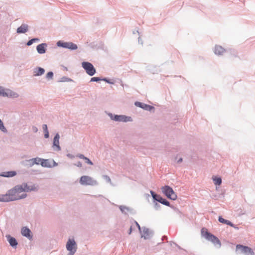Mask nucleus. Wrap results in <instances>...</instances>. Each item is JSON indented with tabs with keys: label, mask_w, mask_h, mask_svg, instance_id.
<instances>
[{
	"label": "nucleus",
	"mask_w": 255,
	"mask_h": 255,
	"mask_svg": "<svg viewBox=\"0 0 255 255\" xmlns=\"http://www.w3.org/2000/svg\"><path fill=\"white\" fill-rule=\"evenodd\" d=\"M104 81H106V82H108V83H111V82H110V81H108V80H107L106 79H104Z\"/></svg>",
	"instance_id": "nucleus-39"
},
{
	"label": "nucleus",
	"mask_w": 255,
	"mask_h": 255,
	"mask_svg": "<svg viewBox=\"0 0 255 255\" xmlns=\"http://www.w3.org/2000/svg\"><path fill=\"white\" fill-rule=\"evenodd\" d=\"M59 135L58 133H57L54 137L53 139V145L56 146L58 150L60 149V147L59 146Z\"/></svg>",
	"instance_id": "nucleus-15"
},
{
	"label": "nucleus",
	"mask_w": 255,
	"mask_h": 255,
	"mask_svg": "<svg viewBox=\"0 0 255 255\" xmlns=\"http://www.w3.org/2000/svg\"><path fill=\"white\" fill-rule=\"evenodd\" d=\"M237 250H240L242 253L247 255H254V253L251 248L241 245H238L236 246Z\"/></svg>",
	"instance_id": "nucleus-8"
},
{
	"label": "nucleus",
	"mask_w": 255,
	"mask_h": 255,
	"mask_svg": "<svg viewBox=\"0 0 255 255\" xmlns=\"http://www.w3.org/2000/svg\"><path fill=\"white\" fill-rule=\"evenodd\" d=\"M100 80H101V79L98 77H93L91 79V82H98Z\"/></svg>",
	"instance_id": "nucleus-32"
},
{
	"label": "nucleus",
	"mask_w": 255,
	"mask_h": 255,
	"mask_svg": "<svg viewBox=\"0 0 255 255\" xmlns=\"http://www.w3.org/2000/svg\"><path fill=\"white\" fill-rule=\"evenodd\" d=\"M15 174H16V173L15 172L12 171V172H8L7 174L5 176H7V177H9V176L12 177V176L15 175Z\"/></svg>",
	"instance_id": "nucleus-31"
},
{
	"label": "nucleus",
	"mask_w": 255,
	"mask_h": 255,
	"mask_svg": "<svg viewBox=\"0 0 255 255\" xmlns=\"http://www.w3.org/2000/svg\"><path fill=\"white\" fill-rule=\"evenodd\" d=\"M134 226L137 227L138 230H139V231H140L141 229H140V227L139 225L136 222H135L134 225L130 226V229H129V233H128L129 234H131V233L132 232V229L134 227Z\"/></svg>",
	"instance_id": "nucleus-22"
},
{
	"label": "nucleus",
	"mask_w": 255,
	"mask_h": 255,
	"mask_svg": "<svg viewBox=\"0 0 255 255\" xmlns=\"http://www.w3.org/2000/svg\"><path fill=\"white\" fill-rule=\"evenodd\" d=\"M142 108L144 110H146L150 111L151 109H153V107H151L149 105L143 104V107H142Z\"/></svg>",
	"instance_id": "nucleus-26"
},
{
	"label": "nucleus",
	"mask_w": 255,
	"mask_h": 255,
	"mask_svg": "<svg viewBox=\"0 0 255 255\" xmlns=\"http://www.w3.org/2000/svg\"><path fill=\"white\" fill-rule=\"evenodd\" d=\"M82 66L89 75L93 76L96 73V69L91 63L83 62L82 63Z\"/></svg>",
	"instance_id": "nucleus-5"
},
{
	"label": "nucleus",
	"mask_w": 255,
	"mask_h": 255,
	"mask_svg": "<svg viewBox=\"0 0 255 255\" xmlns=\"http://www.w3.org/2000/svg\"><path fill=\"white\" fill-rule=\"evenodd\" d=\"M43 129L44 131H45V130H48L47 129V127L46 125H43Z\"/></svg>",
	"instance_id": "nucleus-37"
},
{
	"label": "nucleus",
	"mask_w": 255,
	"mask_h": 255,
	"mask_svg": "<svg viewBox=\"0 0 255 255\" xmlns=\"http://www.w3.org/2000/svg\"><path fill=\"white\" fill-rule=\"evenodd\" d=\"M46 47V44L45 43H42L37 45L36 49L37 52L39 54H43L45 52V48Z\"/></svg>",
	"instance_id": "nucleus-14"
},
{
	"label": "nucleus",
	"mask_w": 255,
	"mask_h": 255,
	"mask_svg": "<svg viewBox=\"0 0 255 255\" xmlns=\"http://www.w3.org/2000/svg\"><path fill=\"white\" fill-rule=\"evenodd\" d=\"M53 76V73L52 72H49L47 73L46 75V77L48 79H51Z\"/></svg>",
	"instance_id": "nucleus-30"
},
{
	"label": "nucleus",
	"mask_w": 255,
	"mask_h": 255,
	"mask_svg": "<svg viewBox=\"0 0 255 255\" xmlns=\"http://www.w3.org/2000/svg\"><path fill=\"white\" fill-rule=\"evenodd\" d=\"M135 105L137 107H140L142 108V107H143V104L140 102H136L135 103Z\"/></svg>",
	"instance_id": "nucleus-33"
},
{
	"label": "nucleus",
	"mask_w": 255,
	"mask_h": 255,
	"mask_svg": "<svg viewBox=\"0 0 255 255\" xmlns=\"http://www.w3.org/2000/svg\"><path fill=\"white\" fill-rule=\"evenodd\" d=\"M219 221L223 224L228 225L231 227H233V224L229 221L224 219L221 217H219Z\"/></svg>",
	"instance_id": "nucleus-20"
},
{
	"label": "nucleus",
	"mask_w": 255,
	"mask_h": 255,
	"mask_svg": "<svg viewBox=\"0 0 255 255\" xmlns=\"http://www.w3.org/2000/svg\"><path fill=\"white\" fill-rule=\"evenodd\" d=\"M42 159L40 158H34L31 159V161H32L33 163L36 164H40V162H41Z\"/></svg>",
	"instance_id": "nucleus-25"
},
{
	"label": "nucleus",
	"mask_w": 255,
	"mask_h": 255,
	"mask_svg": "<svg viewBox=\"0 0 255 255\" xmlns=\"http://www.w3.org/2000/svg\"><path fill=\"white\" fill-rule=\"evenodd\" d=\"M0 129L3 131V132H6V129L4 127L3 124V123L2 122V121L0 120Z\"/></svg>",
	"instance_id": "nucleus-28"
},
{
	"label": "nucleus",
	"mask_w": 255,
	"mask_h": 255,
	"mask_svg": "<svg viewBox=\"0 0 255 255\" xmlns=\"http://www.w3.org/2000/svg\"><path fill=\"white\" fill-rule=\"evenodd\" d=\"M213 180L214 182V184L216 185H220L222 183V179L220 177H217L216 176L213 177Z\"/></svg>",
	"instance_id": "nucleus-21"
},
{
	"label": "nucleus",
	"mask_w": 255,
	"mask_h": 255,
	"mask_svg": "<svg viewBox=\"0 0 255 255\" xmlns=\"http://www.w3.org/2000/svg\"><path fill=\"white\" fill-rule=\"evenodd\" d=\"M28 25L25 24H22L17 29V32L18 33H24L28 30Z\"/></svg>",
	"instance_id": "nucleus-13"
},
{
	"label": "nucleus",
	"mask_w": 255,
	"mask_h": 255,
	"mask_svg": "<svg viewBox=\"0 0 255 255\" xmlns=\"http://www.w3.org/2000/svg\"><path fill=\"white\" fill-rule=\"evenodd\" d=\"M182 158H181L179 159V160L178 161V162H182Z\"/></svg>",
	"instance_id": "nucleus-38"
},
{
	"label": "nucleus",
	"mask_w": 255,
	"mask_h": 255,
	"mask_svg": "<svg viewBox=\"0 0 255 255\" xmlns=\"http://www.w3.org/2000/svg\"><path fill=\"white\" fill-rule=\"evenodd\" d=\"M40 164L43 167H49L50 165L48 163V160L47 159H42Z\"/></svg>",
	"instance_id": "nucleus-23"
},
{
	"label": "nucleus",
	"mask_w": 255,
	"mask_h": 255,
	"mask_svg": "<svg viewBox=\"0 0 255 255\" xmlns=\"http://www.w3.org/2000/svg\"><path fill=\"white\" fill-rule=\"evenodd\" d=\"M39 41V39L38 38H33L31 40H30L29 41H28V42L27 43V45L28 46H30L33 43L35 42H36V41Z\"/></svg>",
	"instance_id": "nucleus-27"
},
{
	"label": "nucleus",
	"mask_w": 255,
	"mask_h": 255,
	"mask_svg": "<svg viewBox=\"0 0 255 255\" xmlns=\"http://www.w3.org/2000/svg\"><path fill=\"white\" fill-rule=\"evenodd\" d=\"M75 165H76L78 167H81L82 166V163L81 162H78L76 164H75Z\"/></svg>",
	"instance_id": "nucleus-36"
},
{
	"label": "nucleus",
	"mask_w": 255,
	"mask_h": 255,
	"mask_svg": "<svg viewBox=\"0 0 255 255\" xmlns=\"http://www.w3.org/2000/svg\"><path fill=\"white\" fill-rule=\"evenodd\" d=\"M0 96L14 98L17 97L18 95L14 91L9 89H4L2 87L0 86Z\"/></svg>",
	"instance_id": "nucleus-4"
},
{
	"label": "nucleus",
	"mask_w": 255,
	"mask_h": 255,
	"mask_svg": "<svg viewBox=\"0 0 255 255\" xmlns=\"http://www.w3.org/2000/svg\"><path fill=\"white\" fill-rule=\"evenodd\" d=\"M85 161V162L88 164L92 165L93 164V162L87 157H85L84 159Z\"/></svg>",
	"instance_id": "nucleus-29"
},
{
	"label": "nucleus",
	"mask_w": 255,
	"mask_h": 255,
	"mask_svg": "<svg viewBox=\"0 0 255 255\" xmlns=\"http://www.w3.org/2000/svg\"><path fill=\"white\" fill-rule=\"evenodd\" d=\"M162 192L168 198L172 200H175L177 195L172 188L168 186H165L161 188Z\"/></svg>",
	"instance_id": "nucleus-3"
},
{
	"label": "nucleus",
	"mask_w": 255,
	"mask_h": 255,
	"mask_svg": "<svg viewBox=\"0 0 255 255\" xmlns=\"http://www.w3.org/2000/svg\"><path fill=\"white\" fill-rule=\"evenodd\" d=\"M150 232L149 229L144 228L143 229L141 237L144 238L145 239H148L150 237Z\"/></svg>",
	"instance_id": "nucleus-18"
},
{
	"label": "nucleus",
	"mask_w": 255,
	"mask_h": 255,
	"mask_svg": "<svg viewBox=\"0 0 255 255\" xmlns=\"http://www.w3.org/2000/svg\"><path fill=\"white\" fill-rule=\"evenodd\" d=\"M30 233V230L26 227H24L21 229L22 235L29 239L32 238V236L31 235Z\"/></svg>",
	"instance_id": "nucleus-12"
},
{
	"label": "nucleus",
	"mask_w": 255,
	"mask_h": 255,
	"mask_svg": "<svg viewBox=\"0 0 255 255\" xmlns=\"http://www.w3.org/2000/svg\"><path fill=\"white\" fill-rule=\"evenodd\" d=\"M58 44V45H60V42H58L57 43ZM61 46L63 47H65V48H69V49H72V50H75V49H76L77 48V46L76 45V44L72 43V42H64V43H62V44H61Z\"/></svg>",
	"instance_id": "nucleus-10"
},
{
	"label": "nucleus",
	"mask_w": 255,
	"mask_h": 255,
	"mask_svg": "<svg viewBox=\"0 0 255 255\" xmlns=\"http://www.w3.org/2000/svg\"><path fill=\"white\" fill-rule=\"evenodd\" d=\"M77 157H79V158L80 159H84V158H85V156L82 154H79L77 155Z\"/></svg>",
	"instance_id": "nucleus-34"
},
{
	"label": "nucleus",
	"mask_w": 255,
	"mask_h": 255,
	"mask_svg": "<svg viewBox=\"0 0 255 255\" xmlns=\"http://www.w3.org/2000/svg\"><path fill=\"white\" fill-rule=\"evenodd\" d=\"M66 248L70 252L68 255H73L76 251V245L75 241L69 239L67 243Z\"/></svg>",
	"instance_id": "nucleus-7"
},
{
	"label": "nucleus",
	"mask_w": 255,
	"mask_h": 255,
	"mask_svg": "<svg viewBox=\"0 0 255 255\" xmlns=\"http://www.w3.org/2000/svg\"><path fill=\"white\" fill-rule=\"evenodd\" d=\"M7 238L10 246L13 247H16L17 245V243L15 239L10 237V236H7Z\"/></svg>",
	"instance_id": "nucleus-17"
},
{
	"label": "nucleus",
	"mask_w": 255,
	"mask_h": 255,
	"mask_svg": "<svg viewBox=\"0 0 255 255\" xmlns=\"http://www.w3.org/2000/svg\"><path fill=\"white\" fill-rule=\"evenodd\" d=\"M44 71H44V69L40 68V67H38L35 69L34 72V75L35 76L41 75L44 73Z\"/></svg>",
	"instance_id": "nucleus-19"
},
{
	"label": "nucleus",
	"mask_w": 255,
	"mask_h": 255,
	"mask_svg": "<svg viewBox=\"0 0 255 255\" xmlns=\"http://www.w3.org/2000/svg\"><path fill=\"white\" fill-rule=\"evenodd\" d=\"M201 235L206 240L211 241L214 245H218L219 246H221V243L219 240L214 235L209 233L207 229L203 228L201 230Z\"/></svg>",
	"instance_id": "nucleus-2"
},
{
	"label": "nucleus",
	"mask_w": 255,
	"mask_h": 255,
	"mask_svg": "<svg viewBox=\"0 0 255 255\" xmlns=\"http://www.w3.org/2000/svg\"><path fill=\"white\" fill-rule=\"evenodd\" d=\"M36 189L37 186L34 184L24 183L21 185H18L6 193L7 201L24 198L26 196V194L25 193V192L35 191Z\"/></svg>",
	"instance_id": "nucleus-1"
},
{
	"label": "nucleus",
	"mask_w": 255,
	"mask_h": 255,
	"mask_svg": "<svg viewBox=\"0 0 255 255\" xmlns=\"http://www.w3.org/2000/svg\"><path fill=\"white\" fill-rule=\"evenodd\" d=\"M113 120H114L116 121H119V122H128V121H130L131 120V119L130 117H126L125 116L116 115V116H115Z\"/></svg>",
	"instance_id": "nucleus-11"
},
{
	"label": "nucleus",
	"mask_w": 255,
	"mask_h": 255,
	"mask_svg": "<svg viewBox=\"0 0 255 255\" xmlns=\"http://www.w3.org/2000/svg\"><path fill=\"white\" fill-rule=\"evenodd\" d=\"M80 183L84 185H95L97 184L96 181L89 176H82L80 178Z\"/></svg>",
	"instance_id": "nucleus-6"
},
{
	"label": "nucleus",
	"mask_w": 255,
	"mask_h": 255,
	"mask_svg": "<svg viewBox=\"0 0 255 255\" xmlns=\"http://www.w3.org/2000/svg\"><path fill=\"white\" fill-rule=\"evenodd\" d=\"M225 49L222 46L217 45L215 47L214 52L217 55H222L225 52Z\"/></svg>",
	"instance_id": "nucleus-16"
},
{
	"label": "nucleus",
	"mask_w": 255,
	"mask_h": 255,
	"mask_svg": "<svg viewBox=\"0 0 255 255\" xmlns=\"http://www.w3.org/2000/svg\"><path fill=\"white\" fill-rule=\"evenodd\" d=\"M150 193H151L153 198L154 200L158 201L159 202H160L164 205H169V202L167 201L164 199L163 198H162L160 195L155 194L152 191H150Z\"/></svg>",
	"instance_id": "nucleus-9"
},
{
	"label": "nucleus",
	"mask_w": 255,
	"mask_h": 255,
	"mask_svg": "<svg viewBox=\"0 0 255 255\" xmlns=\"http://www.w3.org/2000/svg\"><path fill=\"white\" fill-rule=\"evenodd\" d=\"M0 202H8L6 194H0Z\"/></svg>",
	"instance_id": "nucleus-24"
},
{
	"label": "nucleus",
	"mask_w": 255,
	"mask_h": 255,
	"mask_svg": "<svg viewBox=\"0 0 255 255\" xmlns=\"http://www.w3.org/2000/svg\"><path fill=\"white\" fill-rule=\"evenodd\" d=\"M44 132H45L44 137L45 138H48L49 137V132H48V130H45V131H44Z\"/></svg>",
	"instance_id": "nucleus-35"
}]
</instances>
